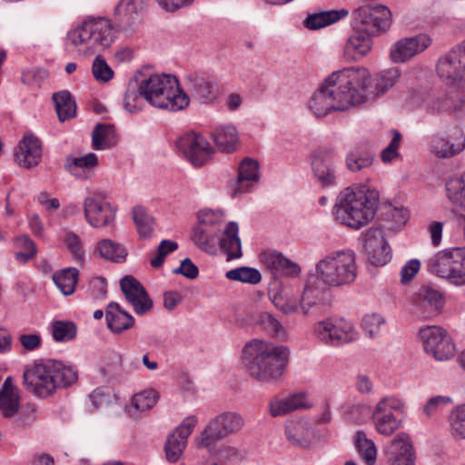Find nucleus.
I'll list each match as a JSON object with an SVG mask.
<instances>
[{"label":"nucleus","mask_w":465,"mask_h":465,"mask_svg":"<svg viewBox=\"0 0 465 465\" xmlns=\"http://www.w3.org/2000/svg\"><path fill=\"white\" fill-rule=\"evenodd\" d=\"M398 67L376 74L372 78L364 67H346L329 75L310 100L317 117L332 111H345L385 94L400 79Z\"/></svg>","instance_id":"1"},{"label":"nucleus","mask_w":465,"mask_h":465,"mask_svg":"<svg viewBox=\"0 0 465 465\" xmlns=\"http://www.w3.org/2000/svg\"><path fill=\"white\" fill-rule=\"evenodd\" d=\"M78 380V371L56 360H39L26 367L23 374L25 389L38 398H47L57 390L66 389Z\"/></svg>","instance_id":"2"},{"label":"nucleus","mask_w":465,"mask_h":465,"mask_svg":"<svg viewBox=\"0 0 465 465\" xmlns=\"http://www.w3.org/2000/svg\"><path fill=\"white\" fill-rule=\"evenodd\" d=\"M289 357L286 346L253 340L244 346L242 361L252 378L269 382L282 376Z\"/></svg>","instance_id":"3"},{"label":"nucleus","mask_w":465,"mask_h":465,"mask_svg":"<svg viewBox=\"0 0 465 465\" xmlns=\"http://www.w3.org/2000/svg\"><path fill=\"white\" fill-rule=\"evenodd\" d=\"M379 193L366 186L343 189L338 195L333 214L341 224L353 229L367 225L375 216Z\"/></svg>","instance_id":"4"},{"label":"nucleus","mask_w":465,"mask_h":465,"mask_svg":"<svg viewBox=\"0 0 465 465\" xmlns=\"http://www.w3.org/2000/svg\"><path fill=\"white\" fill-rule=\"evenodd\" d=\"M143 96L152 106L170 112L185 109L190 98L179 86L178 79L171 74H153L142 81Z\"/></svg>","instance_id":"5"},{"label":"nucleus","mask_w":465,"mask_h":465,"mask_svg":"<svg viewBox=\"0 0 465 465\" xmlns=\"http://www.w3.org/2000/svg\"><path fill=\"white\" fill-rule=\"evenodd\" d=\"M114 27L104 17L87 18L67 33V41L86 55L99 54L111 46L114 40Z\"/></svg>","instance_id":"6"},{"label":"nucleus","mask_w":465,"mask_h":465,"mask_svg":"<svg viewBox=\"0 0 465 465\" xmlns=\"http://www.w3.org/2000/svg\"><path fill=\"white\" fill-rule=\"evenodd\" d=\"M357 272L355 253L352 251L333 252L316 264L319 279L329 286L339 287L352 283Z\"/></svg>","instance_id":"7"},{"label":"nucleus","mask_w":465,"mask_h":465,"mask_svg":"<svg viewBox=\"0 0 465 465\" xmlns=\"http://www.w3.org/2000/svg\"><path fill=\"white\" fill-rule=\"evenodd\" d=\"M430 272L458 286L465 285V247L438 252L427 262Z\"/></svg>","instance_id":"8"},{"label":"nucleus","mask_w":465,"mask_h":465,"mask_svg":"<svg viewBox=\"0 0 465 465\" xmlns=\"http://www.w3.org/2000/svg\"><path fill=\"white\" fill-rule=\"evenodd\" d=\"M244 426L242 416L234 411H224L210 420L201 434V444L213 450L216 443L239 432Z\"/></svg>","instance_id":"9"},{"label":"nucleus","mask_w":465,"mask_h":465,"mask_svg":"<svg viewBox=\"0 0 465 465\" xmlns=\"http://www.w3.org/2000/svg\"><path fill=\"white\" fill-rule=\"evenodd\" d=\"M352 17L353 29L369 35H377L386 32L391 25V11L382 5L360 6L353 11Z\"/></svg>","instance_id":"10"},{"label":"nucleus","mask_w":465,"mask_h":465,"mask_svg":"<svg viewBox=\"0 0 465 465\" xmlns=\"http://www.w3.org/2000/svg\"><path fill=\"white\" fill-rule=\"evenodd\" d=\"M179 153L194 166L202 167L206 164L213 153L207 140L194 132L185 133L177 138L175 142Z\"/></svg>","instance_id":"11"},{"label":"nucleus","mask_w":465,"mask_h":465,"mask_svg":"<svg viewBox=\"0 0 465 465\" xmlns=\"http://www.w3.org/2000/svg\"><path fill=\"white\" fill-rule=\"evenodd\" d=\"M436 74L447 86L465 85V60L456 46L438 59Z\"/></svg>","instance_id":"12"},{"label":"nucleus","mask_w":465,"mask_h":465,"mask_svg":"<svg viewBox=\"0 0 465 465\" xmlns=\"http://www.w3.org/2000/svg\"><path fill=\"white\" fill-rule=\"evenodd\" d=\"M404 403L395 397H385L376 405L372 420L380 434L389 436L392 434L401 424L399 413L402 411Z\"/></svg>","instance_id":"13"},{"label":"nucleus","mask_w":465,"mask_h":465,"mask_svg":"<svg viewBox=\"0 0 465 465\" xmlns=\"http://www.w3.org/2000/svg\"><path fill=\"white\" fill-rule=\"evenodd\" d=\"M420 336L426 352L432 355L435 360L442 361L454 356L455 345L442 328L427 326L420 330Z\"/></svg>","instance_id":"14"},{"label":"nucleus","mask_w":465,"mask_h":465,"mask_svg":"<svg viewBox=\"0 0 465 465\" xmlns=\"http://www.w3.org/2000/svg\"><path fill=\"white\" fill-rule=\"evenodd\" d=\"M315 332L317 337L325 344L339 346L357 340L358 331L353 324L343 319L332 323L323 321L318 323Z\"/></svg>","instance_id":"15"},{"label":"nucleus","mask_w":465,"mask_h":465,"mask_svg":"<svg viewBox=\"0 0 465 465\" xmlns=\"http://www.w3.org/2000/svg\"><path fill=\"white\" fill-rule=\"evenodd\" d=\"M121 291L137 315L146 314L153 308V301L143 284L134 276L125 275L120 281Z\"/></svg>","instance_id":"16"},{"label":"nucleus","mask_w":465,"mask_h":465,"mask_svg":"<svg viewBox=\"0 0 465 465\" xmlns=\"http://www.w3.org/2000/svg\"><path fill=\"white\" fill-rule=\"evenodd\" d=\"M84 211L86 222L96 228L110 225L116 213V209L105 202L102 195L86 197L84 202Z\"/></svg>","instance_id":"17"},{"label":"nucleus","mask_w":465,"mask_h":465,"mask_svg":"<svg viewBox=\"0 0 465 465\" xmlns=\"http://www.w3.org/2000/svg\"><path fill=\"white\" fill-rule=\"evenodd\" d=\"M431 43V38L426 34L401 38L391 45L390 57L394 63H404L424 52Z\"/></svg>","instance_id":"18"},{"label":"nucleus","mask_w":465,"mask_h":465,"mask_svg":"<svg viewBox=\"0 0 465 465\" xmlns=\"http://www.w3.org/2000/svg\"><path fill=\"white\" fill-rule=\"evenodd\" d=\"M197 421L196 416H188L176 428L175 431L169 435L164 445L165 455L168 461L176 462L180 459L187 445V439L193 432Z\"/></svg>","instance_id":"19"},{"label":"nucleus","mask_w":465,"mask_h":465,"mask_svg":"<svg viewBox=\"0 0 465 465\" xmlns=\"http://www.w3.org/2000/svg\"><path fill=\"white\" fill-rule=\"evenodd\" d=\"M426 107L430 114H459L465 112V90L461 95L453 91L431 94L426 100Z\"/></svg>","instance_id":"20"},{"label":"nucleus","mask_w":465,"mask_h":465,"mask_svg":"<svg viewBox=\"0 0 465 465\" xmlns=\"http://www.w3.org/2000/svg\"><path fill=\"white\" fill-rule=\"evenodd\" d=\"M312 169L314 178L322 187L336 184V168L333 162V153L331 151L327 149L314 151Z\"/></svg>","instance_id":"21"},{"label":"nucleus","mask_w":465,"mask_h":465,"mask_svg":"<svg viewBox=\"0 0 465 465\" xmlns=\"http://www.w3.org/2000/svg\"><path fill=\"white\" fill-rule=\"evenodd\" d=\"M15 162L27 169L36 166L42 159L41 141L33 134H25L15 150Z\"/></svg>","instance_id":"22"},{"label":"nucleus","mask_w":465,"mask_h":465,"mask_svg":"<svg viewBox=\"0 0 465 465\" xmlns=\"http://www.w3.org/2000/svg\"><path fill=\"white\" fill-rule=\"evenodd\" d=\"M185 81L191 95L202 104H209L214 101L220 94L217 84L204 74L191 73L187 74Z\"/></svg>","instance_id":"23"},{"label":"nucleus","mask_w":465,"mask_h":465,"mask_svg":"<svg viewBox=\"0 0 465 465\" xmlns=\"http://www.w3.org/2000/svg\"><path fill=\"white\" fill-rule=\"evenodd\" d=\"M385 454L391 465H414L415 453L408 434H398L385 448Z\"/></svg>","instance_id":"24"},{"label":"nucleus","mask_w":465,"mask_h":465,"mask_svg":"<svg viewBox=\"0 0 465 465\" xmlns=\"http://www.w3.org/2000/svg\"><path fill=\"white\" fill-rule=\"evenodd\" d=\"M260 261L274 277L281 275L294 277L301 272V268L296 262L274 250L262 252L260 254Z\"/></svg>","instance_id":"25"},{"label":"nucleus","mask_w":465,"mask_h":465,"mask_svg":"<svg viewBox=\"0 0 465 465\" xmlns=\"http://www.w3.org/2000/svg\"><path fill=\"white\" fill-rule=\"evenodd\" d=\"M148 0H121L115 7L116 27L127 35L134 33L135 15L146 5Z\"/></svg>","instance_id":"26"},{"label":"nucleus","mask_w":465,"mask_h":465,"mask_svg":"<svg viewBox=\"0 0 465 465\" xmlns=\"http://www.w3.org/2000/svg\"><path fill=\"white\" fill-rule=\"evenodd\" d=\"M372 36L361 30H354L353 34L348 38L343 56L349 61H357L365 56L372 47Z\"/></svg>","instance_id":"27"},{"label":"nucleus","mask_w":465,"mask_h":465,"mask_svg":"<svg viewBox=\"0 0 465 465\" xmlns=\"http://www.w3.org/2000/svg\"><path fill=\"white\" fill-rule=\"evenodd\" d=\"M416 303L423 317H430L439 313L443 305V296L434 287L424 285L417 292Z\"/></svg>","instance_id":"28"},{"label":"nucleus","mask_w":465,"mask_h":465,"mask_svg":"<svg viewBox=\"0 0 465 465\" xmlns=\"http://www.w3.org/2000/svg\"><path fill=\"white\" fill-rule=\"evenodd\" d=\"M258 163L246 158L242 160L238 168V177L233 188V195L248 193L253 183L259 180Z\"/></svg>","instance_id":"29"},{"label":"nucleus","mask_w":465,"mask_h":465,"mask_svg":"<svg viewBox=\"0 0 465 465\" xmlns=\"http://www.w3.org/2000/svg\"><path fill=\"white\" fill-rule=\"evenodd\" d=\"M105 318L108 328L114 333H122L124 331L132 328L134 324V318L124 311L120 304L115 302H112L107 305Z\"/></svg>","instance_id":"30"},{"label":"nucleus","mask_w":465,"mask_h":465,"mask_svg":"<svg viewBox=\"0 0 465 465\" xmlns=\"http://www.w3.org/2000/svg\"><path fill=\"white\" fill-rule=\"evenodd\" d=\"M239 227L237 223L230 222L221 239V249L228 256V260L240 258L242 255V243L238 236Z\"/></svg>","instance_id":"31"},{"label":"nucleus","mask_w":465,"mask_h":465,"mask_svg":"<svg viewBox=\"0 0 465 465\" xmlns=\"http://www.w3.org/2000/svg\"><path fill=\"white\" fill-rule=\"evenodd\" d=\"M349 15L345 8L330 10L309 15L303 21V25L310 30H318L340 21Z\"/></svg>","instance_id":"32"},{"label":"nucleus","mask_w":465,"mask_h":465,"mask_svg":"<svg viewBox=\"0 0 465 465\" xmlns=\"http://www.w3.org/2000/svg\"><path fill=\"white\" fill-rule=\"evenodd\" d=\"M118 138L115 127L111 124H97L92 133V146L94 150H105L114 146Z\"/></svg>","instance_id":"33"},{"label":"nucleus","mask_w":465,"mask_h":465,"mask_svg":"<svg viewBox=\"0 0 465 465\" xmlns=\"http://www.w3.org/2000/svg\"><path fill=\"white\" fill-rule=\"evenodd\" d=\"M55 286L65 295H71L75 291L79 280V271L74 267H68L56 271L52 277Z\"/></svg>","instance_id":"34"},{"label":"nucleus","mask_w":465,"mask_h":465,"mask_svg":"<svg viewBox=\"0 0 465 465\" xmlns=\"http://www.w3.org/2000/svg\"><path fill=\"white\" fill-rule=\"evenodd\" d=\"M212 139L222 152L232 153L235 150L238 135L234 126L224 125L212 133Z\"/></svg>","instance_id":"35"},{"label":"nucleus","mask_w":465,"mask_h":465,"mask_svg":"<svg viewBox=\"0 0 465 465\" xmlns=\"http://www.w3.org/2000/svg\"><path fill=\"white\" fill-rule=\"evenodd\" d=\"M94 251L108 261L124 262L127 256L126 249L118 242L110 239H104L97 242Z\"/></svg>","instance_id":"36"},{"label":"nucleus","mask_w":465,"mask_h":465,"mask_svg":"<svg viewBox=\"0 0 465 465\" xmlns=\"http://www.w3.org/2000/svg\"><path fill=\"white\" fill-rule=\"evenodd\" d=\"M59 120L64 122L76 114V104L69 91L64 90L53 94Z\"/></svg>","instance_id":"37"},{"label":"nucleus","mask_w":465,"mask_h":465,"mask_svg":"<svg viewBox=\"0 0 465 465\" xmlns=\"http://www.w3.org/2000/svg\"><path fill=\"white\" fill-rule=\"evenodd\" d=\"M374 160V153L368 149L355 148L345 159L346 167L351 172H359L370 167Z\"/></svg>","instance_id":"38"},{"label":"nucleus","mask_w":465,"mask_h":465,"mask_svg":"<svg viewBox=\"0 0 465 465\" xmlns=\"http://www.w3.org/2000/svg\"><path fill=\"white\" fill-rule=\"evenodd\" d=\"M460 141L451 143L445 138H436L432 142V150L439 158H450L459 154L465 148V138L462 134L460 137Z\"/></svg>","instance_id":"39"},{"label":"nucleus","mask_w":465,"mask_h":465,"mask_svg":"<svg viewBox=\"0 0 465 465\" xmlns=\"http://www.w3.org/2000/svg\"><path fill=\"white\" fill-rule=\"evenodd\" d=\"M325 295V288H319L315 283L308 282L300 299L301 309L303 314H307L312 306L323 302Z\"/></svg>","instance_id":"40"},{"label":"nucleus","mask_w":465,"mask_h":465,"mask_svg":"<svg viewBox=\"0 0 465 465\" xmlns=\"http://www.w3.org/2000/svg\"><path fill=\"white\" fill-rule=\"evenodd\" d=\"M355 446L367 465L375 463L377 449L374 442L367 438L365 432L358 431L356 433Z\"/></svg>","instance_id":"41"},{"label":"nucleus","mask_w":465,"mask_h":465,"mask_svg":"<svg viewBox=\"0 0 465 465\" xmlns=\"http://www.w3.org/2000/svg\"><path fill=\"white\" fill-rule=\"evenodd\" d=\"M50 328L53 339L57 342L72 341L77 333L76 325L70 321H54Z\"/></svg>","instance_id":"42"},{"label":"nucleus","mask_w":465,"mask_h":465,"mask_svg":"<svg viewBox=\"0 0 465 465\" xmlns=\"http://www.w3.org/2000/svg\"><path fill=\"white\" fill-rule=\"evenodd\" d=\"M133 219L140 237L150 238L154 221L146 213L145 209L142 206H135L133 210Z\"/></svg>","instance_id":"43"},{"label":"nucleus","mask_w":465,"mask_h":465,"mask_svg":"<svg viewBox=\"0 0 465 465\" xmlns=\"http://www.w3.org/2000/svg\"><path fill=\"white\" fill-rule=\"evenodd\" d=\"M225 276L229 280L250 284H257L262 280L261 272L257 269L246 266L230 270Z\"/></svg>","instance_id":"44"},{"label":"nucleus","mask_w":465,"mask_h":465,"mask_svg":"<svg viewBox=\"0 0 465 465\" xmlns=\"http://www.w3.org/2000/svg\"><path fill=\"white\" fill-rule=\"evenodd\" d=\"M122 367V356L112 351L104 359L100 371L106 380L110 381L121 374Z\"/></svg>","instance_id":"45"},{"label":"nucleus","mask_w":465,"mask_h":465,"mask_svg":"<svg viewBox=\"0 0 465 465\" xmlns=\"http://www.w3.org/2000/svg\"><path fill=\"white\" fill-rule=\"evenodd\" d=\"M362 250L368 257L374 250L386 242L384 233L381 229L371 227L368 229L361 237Z\"/></svg>","instance_id":"46"},{"label":"nucleus","mask_w":465,"mask_h":465,"mask_svg":"<svg viewBox=\"0 0 465 465\" xmlns=\"http://www.w3.org/2000/svg\"><path fill=\"white\" fill-rule=\"evenodd\" d=\"M143 90L142 89V82L138 87H129L124 95V108L131 114H135L142 110L144 105Z\"/></svg>","instance_id":"47"},{"label":"nucleus","mask_w":465,"mask_h":465,"mask_svg":"<svg viewBox=\"0 0 465 465\" xmlns=\"http://www.w3.org/2000/svg\"><path fill=\"white\" fill-rule=\"evenodd\" d=\"M98 163V159L95 153H89L82 157H72L68 156L66 158V163L64 164L66 170L70 172L74 175H78V169H91L96 166Z\"/></svg>","instance_id":"48"},{"label":"nucleus","mask_w":465,"mask_h":465,"mask_svg":"<svg viewBox=\"0 0 465 465\" xmlns=\"http://www.w3.org/2000/svg\"><path fill=\"white\" fill-rule=\"evenodd\" d=\"M270 298L274 306L284 314L294 313L301 308L300 300L288 296L282 292L275 293L270 292Z\"/></svg>","instance_id":"49"},{"label":"nucleus","mask_w":465,"mask_h":465,"mask_svg":"<svg viewBox=\"0 0 465 465\" xmlns=\"http://www.w3.org/2000/svg\"><path fill=\"white\" fill-rule=\"evenodd\" d=\"M451 433L455 438L465 439V404L458 406L450 415Z\"/></svg>","instance_id":"50"},{"label":"nucleus","mask_w":465,"mask_h":465,"mask_svg":"<svg viewBox=\"0 0 465 465\" xmlns=\"http://www.w3.org/2000/svg\"><path fill=\"white\" fill-rule=\"evenodd\" d=\"M157 399L158 394L154 390H146L134 395L132 405L137 411H145L155 405Z\"/></svg>","instance_id":"51"},{"label":"nucleus","mask_w":465,"mask_h":465,"mask_svg":"<svg viewBox=\"0 0 465 465\" xmlns=\"http://www.w3.org/2000/svg\"><path fill=\"white\" fill-rule=\"evenodd\" d=\"M384 322L383 317L378 313L367 314L361 320V327L368 337L373 338L380 333Z\"/></svg>","instance_id":"52"},{"label":"nucleus","mask_w":465,"mask_h":465,"mask_svg":"<svg viewBox=\"0 0 465 465\" xmlns=\"http://www.w3.org/2000/svg\"><path fill=\"white\" fill-rule=\"evenodd\" d=\"M92 72L97 81L108 82L114 77V71L100 54L95 57L93 63Z\"/></svg>","instance_id":"53"},{"label":"nucleus","mask_w":465,"mask_h":465,"mask_svg":"<svg viewBox=\"0 0 465 465\" xmlns=\"http://www.w3.org/2000/svg\"><path fill=\"white\" fill-rule=\"evenodd\" d=\"M191 237L199 248L203 251H207L210 247V241L213 239V232H210L207 227L199 223L193 228Z\"/></svg>","instance_id":"54"},{"label":"nucleus","mask_w":465,"mask_h":465,"mask_svg":"<svg viewBox=\"0 0 465 465\" xmlns=\"http://www.w3.org/2000/svg\"><path fill=\"white\" fill-rule=\"evenodd\" d=\"M17 244L24 249L23 252L15 253V258L20 262H28L36 254V246L35 242L26 235L20 236L16 239Z\"/></svg>","instance_id":"55"},{"label":"nucleus","mask_w":465,"mask_h":465,"mask_svg":"<svg viewBox=\"0 0 465 465\" xmlns=\"http://www.w3.org/2000/svg\"><path fill=\"white\" fill-rule=\"evenodd\" d=\"M452 403V399L449 396H434L429 399L423 408L424 414L428 417H433L437 412L442 411V409L449 404Z\"/></svg>","instance_id":"56"},{"label":"nucleus","mask_w":465,"mask_h":465,"mask_svg":"<svg viewBox=\"0 0 465 465\" xmlns=\"http://www.w3.org/2000/svg\"><path fill=\"white\" fill-rule=\"evenodd\" d=\"M64 243L67 249L73 254L74 260L81 261L84 259V252L79 236L74 232H66L64 234Z\"/></svg>","instance_id":"57"},{"label":"nucleus","mask_w":465,"mask_h":465,"mask_svg":"<svg viewBox=\"0 0 465 465\" xmlns=\"http://www.w3.org/2000/svg\"><path fill=\"white\" fill-rule=\"evenodd\" d=\"M367 258L374 266H383L387 264L391 259L390 245L387 242H384V244L377 247Z\"/></svg>","instance_id":"58"},{"label":"nucleus","mask_w":465,"mask_h":465,"mask_svg":"<svg viewBox=\"0 0 465 465\" xmlns=\"http://www.w3.org/2000/svg\"><path fill=\"white\" fill-rule=\"evenodd\" d=\"M19 410L18 395L4 394L0 398V412L5 418H10Z\"/></svg>","instance_id":"59"},{"label":"nucleus","mask_w":465,"mask_h":465,"mask_svg":"<svg viewBox=\"0 0 465 465\" xmlns=\"http://www.w3.org/2000/svg\"><path fill=\"white\" fill-rule=\"evenodd\" d=\"M35 404L27 403L19 406L18 416L15 420V424L19 427L30 426L35 420Z\"/></svg>","instance_id":"60"},{"label":"nucleus","mask_w":465,"mask_h":465,"mask_svg":"<svg viewBox=\"0 0 465 465\" xmlns=\"http://www.w3.org/2000/svg\"><path fill=\"white\" fill-rule=\"evenodd\" d=\"M302 427L297 425L287 426L285 435L289 441L294 445L307 448L310 445V439L302 431Z\"/></svg>","instance_id":"61"},{"label":"nucleus","mask_w":465,"mask_h":465,"mask_svg":"<svg viewBox=\"0 0 465 465\" xmlns=\"http://www.w3.org/2000/svg\"><path fill=\"white\" fill-rule=\"evenodd\" d=\"M48 75L47 71L43 69H32L24 72L21 76V81L32 87H40L41 83Z\"/></svg>","instance_id":"62"},{"label":"nucleus","mask_w":465,"mask_h":465,"mask_svg":"<svg viewBox=\"0 0 465 465\" xmlns=\"http://www.w3.org/2000/svg\"><path fill=\"white\" fill-rule=\"evenodd\" d=\"M223 213L221 211L203 210L198 213L199 223L203 226L215 227L223 220Z\"/></svg>","instance_id":"63"},{"label":"nucleus","mask_w":465,"mask_h":465,"mask_svg":"<svg viewBox=\"0 0 465 465\" xmlns=\"http://www.w3.org/2000/svg\"><path fill=\"white\" fill-rule=\"evenodd\" d=\"M259 321L264 329L273 335L278 336L282 331V326L280 322L269 312H262Z\"/></svg>","instance_id":"64"}]
</instances>
